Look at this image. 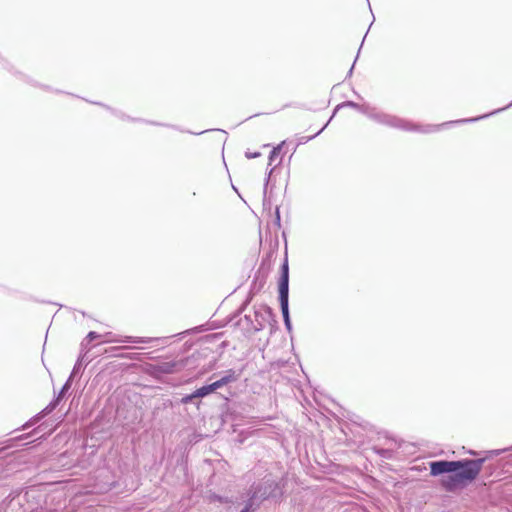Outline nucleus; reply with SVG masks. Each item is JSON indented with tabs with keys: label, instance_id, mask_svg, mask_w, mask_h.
<instances>
[{
	"label": "nucleus",
	"instance_id": "obj_3",
	"mask_svg": "<svg viewBox=\"0 0 512 512\" xmlns=\"http://www.w3.org/2000/svg\"><path fill=\"white\" fill-rule=\"evenodd\" d=\"M238 378L237 374L235 373L234 370L230 369L226 372V375H224L223 377H221L219 380L209 384V385H206V386H202L198 389H196L194 392H193V396H196L197 398L199 397H205L207 396L208 394L214 392L215 390L231 383V382H234L236 381Z\"/></svg>",
	"mask_w": 512,
	"mask_h": 512
},
{
	"label": "nucleus",
	"instance_id": "obj_5",
	"mask_svg": "<svg viewBox=\"0 0 512 512\" xmlns=\"http://www.w3.org/2000/svg\"><path fill=\"white\" fill-rule=\"evenodd\" d=\"M127 341L134 342V343H147L148 339L127 337Z\"/></svg>",
	"mask_w": 512,
	"mask_h": 512
},
{
	"label": "nucleus",
	"instance_id": "obj_2",
	"mask_svg": "<svg viewBox=\"0 0 512 512\" xmlns=\"http://www.w3.org/2000/svg\"><path fill=\"white\" fill-rule=\"evenodd\" d=\"M288 293H289V265H288L287 258H285L284 263L281 267V276L279 279V300H280L282 314H283V317L287 324L289 322Z\"/></svg>",
	"mask_w": 512,
	"mask_h": 512
},
{
	"label": "nucleus",
	"instance_id": "obj_1",
	"mask_svg": "<svg viewBox=\"0 0 512 512\" xmlns=\"http://www.w3.org/2000/svg\"><path fill=\"white\" fill-rule=\"evenodd\" d=\"M483 462V459L435 461L430 463V472L433 476L446 474L441 479L442 487L447 491H455L464 488L478 477Z\"/></svg>",
	"mask_w": 512,
	"mask_h": 512
},
{
	"label": "nucleus",
	"instance_id": "obj_4",
	"mask_svg": "<svg viewBox=\"0 0 512 512\" xmlns=\"http://www.w3.org/2000/svg\"><path fill=\"white\" fill-rule=\"evenodd\" d=\"M285 145V141H282L276 147L273 148L269 155V165L277 166L281 163L282 157L280 156L282 149Z\"/></svg>",
	"mask_w": 512,
	"mask_h": 512
},
{
	"label": "nucleus",
	"instance_id": "obj_7",
	"mask_svg": "<svg viewBox=\"0 0 512 512\" xmlns=\"http://www.w3.org/2000/svg\"><path fill=\"white\" fill-rule=\"evenodd\" d=\"M242 512H246V510L242 511Z\"/></svg>",
	"mask_w": 512,
	"mask_h": 512
},
{
	"label": "nucleus",
	"instance_id": "obj_6",
	"mask_svg": "<svg viewBox=\"0 0 512 512\" xmlns=\"http://www.w3.org/2000/svg\"><path fill=\"white\" fill-rule=\"evenodd\" d=\"M194 398H197V397L193 396V393L190 395H187L182 398V403L187 404V403L191 402Z\"/></svg>",
	"mask_w": 512,
	"mask_h": 512
}]
</instances>
